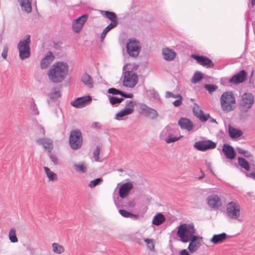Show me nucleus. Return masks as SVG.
Wrapping results in <instances>:
<instances>
[{
  "mask_svg": "<svg viewBox=\"0 0 255 255\" xmlns=\"http://www.w3.org/2000/svg\"><path fill=\"white\" fill-rule=\"evenodd\" d=\"M181 96L180 94H177L175 95L173 93L171 92H167L166 93L165 97L166 98H177L179 97V96Z\"/></svg>",
  "mask_w": 255,
  "mask_h": 255,
  "instance_id": "6e6d98bb",
  "label": "nucleus"
},
{
  "mask_svg": "<svg viewBox=\"0 0 255 255\" xmlns=\"http://www.w3.org/2000/svg\"><path fill=\"white\" fill-rule=\"evenodd\" d=\"M246 175L248 177L251 178L255 180V173L252 172L250 173H246Z\"/></svg>",
  "mask_w": 255,
  "mask_h": 255,
  "instance_id": "0e129e2a",
  "label": "nucleus"
},
{
  "mask_svg": "<svg viewBox=\"0 0 255 255\" xmlns=\"http://www.w3.org/2000/svg\"><path fill=\"white\" fill-rule=\"evenodd\" d=\"M209 117L210 115L209 114H204L203 112L202 114L197 116V118H198L202 122H206Z\"/></svg>",
  "mask_w": 255,
  "mask_h": 255,
  "instance_id": "a18cd8bd",
  "label": "nucleus"
},
{
  "mask_svg": "<svg viewBox=\"0 0 255 255\" xmlns=\"http://www.w3.org/2000/svg\"><path fill=\"white\" fill-rule=\"evenodd\" d=\"M202 238L199 236H195L190 239L188 250L191 253H194L200 247L201 244L200 241Z\"/></svg>",
  "mask_w": 255,
  "mask_h": 255,
  "instance_id": "dca6fc26",
  "label": "nucleus"
},
{
  "mask_svg": "<svg viewBox=\"0 0 255 255\" xmlns=\"http://www.w3.org/2000/svg\"><path fill=\"white\" fill-rule=\"evenodd\" d=\"M30 110L32 112V114L33 115H38L39 114V111L38 110L37 107L35 104V103L32 100L31 102L30 106Z\"/></svg>",
  "mask_w": 255,
  "mask_h": 255,
  "instance_id": "a19ab883",
  "label": "nucleus"
},
{
  "mask_svg": "<svg viewBox=\"0 0 255 255\" xmlns=\"http://www.w3.org/2000/svg\"><path fill=\"white\" fill-rule=\"evenodd\" d=\"M30 36L26 35L17 44V49L19 51V58L21 60L28 58L30 56Z\"/></svg>",
  "mask_w": 255,
  "mask_h": 255,
  "instance_id": "20e7f679",
  "label": "nucleus"
},
{
  "mask_svg": "<svg viewBox=\"0 0 255 255\" xmlns=\"http://www.w3.org/2000/svg\"><path fill=\"white\" fill-rule=\"evenodd\" d=\"M222 151L227 158L233 159L235 158L236 152L232 146L228 144H224L223 145Z\"/></svg>",
  "mask_w": 255,
  "mask_h": 255,
  "instance_id": "4be33fe9",
  "label": "nucleus"
},
{
  "mask_svg": "<svg viewBox=\"0 0 255 255\" xmlns=\"http://www.w3.org/2000/svg\"><path fill=\"white\" fill-rule=\"evenodd\" d=\"M44 170L49 181H54L56 179V174L52 172L47 167H44Z\"/></svg>",
  "mask_w": 255,
  "mask_h": 255,
  "instance_id": "72a5a7b5",
  "label": "nucleus"
},
{
  "mask_svg": "<svg viewBox=\"0 0 255 255\" xmlns=\"http://www.w3.org/2000/svg\"><path fill=\"white\" fill-rule=\"evenodd\" d=\"M247 77V72L245 70H242L238 73L233 75L229 79V82L234 84H238L245 82Z\"/></svg>",
  "mask_w": 255,
  "mask_h": 255,
  "instance_id": "2eb2a0df",
  "label": "nucleus"
},
{
  "mask_svg": "<svg viewBox=\"0 0 255 255\" xmlns=\"http://www.w3.org/2000/svg\"><path fill=\"white\" fill-rule=\"evenodd\" d=\"M92 100V98L90 96L78 97L75 100L71 101V105L74 107L81 108L91 102Z\"/></svg>",
  "mask_w": 255,
  "mask_h": 255,
  "instance_id": "4468645a",
  "label": "nucleus"
},
{
  "mask_svg": "<svg viewBox=\"0 0 255 255\" xmlns=\"http://www.w3.org/2000/svg\"><path fill=\"white\" fill-rule=\"evenodd\" d=\"M54 56L51 51H48L44 57L41 60L40 67L42 69H46L54 60Z\"/></svg>",
  "mask_w": 255,
  "mask_h": 255,
  "instance_id": "412c9836",
  "label": "nucleus"
},
{
  "mask_svg": "<svg viewBox=\"0 0 255 255\" xmlns=\"http://www.w3.org/2000/svg\"><path fill=\"white\" fill-rule=\"evenodd\" d=\"M139 113L148 119L154 120L158 116L157 112L144 104H140L139 107Z\"/></svg>",
  "mask_w": 255,
  "mask_h": 255,
  "instance_id": "9b49d317",
  "label": "nucleus"
},
{
  "mask_svg": "<svg viewBox=\"0 0 255 255\" xmlns=\"http://www.w3.org/2000/svg\"><path fill=\"white\" fill-rule=\"evenodd\" d=\"M132 113V110L131 108H125L116 115L115 119L118 120H121L124 117L129 115Z\"/></svg>",
  "mask_w": 255,
  "mask_h": 255,
  "instance_id": "7c9ffc66",
  "label": "nucleus"
},
{
  "mask_svg": "<svg viewBox=\"0 0 255 255\" xmlns=\"http://www.w3.org/2000/svg\"><path fill=\"white\" fill-rule=\"evenodd\" d=\"M216 143L211 140H199L194 144V147L199 151H205L216 147Z\"/></svg>",
  "mask_w": 255,
  "mask_h": 255,
  "instance_id": "f8f14e48",
  "label": "nucleus"
},
{
  "mask_svg": "<svg viewBox=\"0 0 255 255\" xmlns=\"http://www.w3.org/2000/svg\"><path fill=\"white\" fill-rule=\"evenodd\" d=\"M138 82L137 75L132 71H126L123 81V86L128 88H133Z\"/></svg>",
  "mask_w": 255,
  "mask_h": 255,
  "instance_id": "1a4fd4ad",
  "label": "nucleus"
},
{
  "mask_svg": "<svg viewBox=\"0 0 255 255\" xmlns=\"http://www.w3.org/2000/svg\"><path fill=\"white\" fill-rule=\"evenodd\" d=\"M222 109L227 112H231L236 108V99L231 91L224 92L220 97Z\"/></svg>",
  "mask_w": 255,
  "mask_h": 255,
  "instance_id": "7ed1b4c3",
  "label": "nucleus"
},
{
  "mask_svg": "<svg viewBox=\"0 0 255 255\" xmlns=\"http://www.w3.org/2000/svg\"><path fill=\"white\" fill-rule=\"evenodd\" d=\"M81 81L89 88H93V80L90 75L86 73L83 74L82 76Z\"/></svg>",
  "mask_w": 255,
  "mask_h": 255,
  "instance_id": "c756f323",
  "label": "nucleus"
},
{
  "mask_svg": "<svg viewBox=\"0 0 255 255\" xmlns=\"http://www.w3.org/2000/svg\"><path fill=\"white\" fill-rule=\"evenodd\" d=\"M239 165L246 170L250 169V166L248 161L243 157H239L238 158Z\"/></svg>",
  "mask_w": 255,
  "mask_h": 255,
  "instance_id": "473e14b6",
  "label": "nucleus"
},
{
  "mask_svg": "<svg viewBox=\"0 0 255 255\" xmlns=\"http://www.w3.org/2000/svg\"><path fill=\"white\" fill-rule=\"evenodd\" d=\"M120 95L125 98H132L133 97V95L132 93H126L123 91H121Z\"/></svg>",
  "mask_w": 255,
  "mask_h": 255,
  "instance_id": "4d7b16f0",
  "label": "nucleus"
},
{
  "mask_svg": "<svg viewBox=\"0 0 255 255\" xmlns=\"http://www.w3.org/2000/svg\"><path fill=\"white\" fill-rule=\"evenodd\" d=\"M174 129L171 125H167L161 131L159 138L164 140L166 143H170L178 140L180 137L174 136Z\"/></svg>",
  "mask_w": 255,
  "mask_h": 255,
  "instance_id": "39448f33",
  "label": "nucleus"
},
{
  "mask_svg": "<svg viewBox=\"0 0 255 255\" xmlns=\"http://www.w3.org/2000/svg\"><path fill=\"white\" fill-rule=\"evenodd\" d=\"M207 203L211 208H218L222 206V203L220 197L215 194L209 196L207 199Z\"/></svg>",
  "mask_w": 255,
  "mask_h": 255,
  "instance_id": "a211bd4d",
  "label": "nucleus"
},
{
  "mask_svg": "<svg viewBox=\"0 0 255 255\" xmlns=\"http://www.w3.org/2000/svg\"><path fill=\"white\" fill-rule=\"evenodd\" d=\"M237 150L239 153L243 154L246 157H250L252 156V154L249 151L244 150L242 148L238 147L237 148Z\"/></svg>",
  "mask_w": 255,
  "mask_h": 255,
  "instance_id": "c03bdc74",
  "label": "nucleus"
},
{
  "mask_svg": "<svg viewBox=\"0 0 255 255\" xmlns=\"http://www.w3.org/2000/svg\"><path fill=\"white\" fill-rule=\"evenodd\" d=\"M69 142L71 148L74 150L81 148L82 145L83 138L80 130L75 129L71 131Z\"/></svg>",
  "mask_w": 255,
  "mask_h": 255,
  "instance_id": "423d86ee",
  "label": "nucleus"
},
{
  "mask_svg": "<svg viewBox=\"0 0 255 255\" xmlns=\"http://www.w3.org/2000/svg\"><path fill=\"white\" fill-rule=\"evenodd\" d=\"M102 178H98L94 180H93L90 181L89 183L88 186L91 188H94L98 185H99L102 182Z\"/></svg>",
  "mask_w": 255,
  "mask_h": 255,
  "instance_id": "ea45409f",
  "label": "nucleus"
},
{
  "mask_svg": "<svg viewBox=\"0 0 255 255\" xmlns=\"http://www.w3.org/2000/svg\"><path fill=\"white\" fill-rule=\"evenodd\" d=\"M178 125L181 129L191 131L194 127L193 124L189 119L182 117L178 121Z\"/></svg>",
  "mask_w": 255,
  "mask_h": 255,
  "instance_id": "aec40b11",
  "label": "nucleus"
},
{
  "mask_svg": "<svg viewBox=\"0 0 255 255\" xmlns=\"http://www.w3.org/2000/svg\"><path fill=\"white\" fill-rule=\"evenodd\" d=\"M100 152V148L99 146H97L93 153L94 157L95 158V161L97 162L99 161Z\"/></svg>",
  "mask_w": 255,
  "mask_h": 255,
  "instance_id": "49530a36",
  "label": "nucleus"
},
{
  "mask_svg": "<svg viewBox=\"0 0 255 255\" xmlns=\"http://www.w3.org/2000/svg\"><path fill=\"white\" fill-rule=\"evenodd\" d=\"M204 88L208 91L209 94H212L218 89L217 86L214 84H206Z\"/></svg>",
  "mask_w": 255,
  "mask_h": 255,
  "instance_id": "58836bf2",
  "label": "nucleus"
},
{
  "mask_svg": "<svg viewBox=\"0 0 255 255\" xmlns=\"http://www.w3.org/2000/svg\"><path fill=\"white\" fill-rule=\"evenodd\" d=\"M226 214L230 219H238L240 216L239 204L233 201L229 202L226 206Z\"/></svg>",
  "mask_w": 255,
  "mask_h": 255,
  "instance_id": "6e6552de",
  "label": "nucleus"
},
{
  "mask_svg": "<svg viewBox=\"0 0 255 255\" xmlns=\"http://www.w3.org/2000/svg\"><path fill=\"white\" fill-rule=\"evenodd\" d=\"M68 72L67 63L57 62L53 64L47 72L49 79L54 83L62 82Z\"/></svg>",
  "mask_w": 255,
  "mask_h": 255,
  "instance_id": "f257e3e1",
  "label": "nucleus"
},
{
  "mask_svg": "<svg viewBox=\"0 0 255 255\" xmlns=\"http://www.w3.org/2000/svg\"><path fill=\"white\" fill-rule=\"evenodd\" d=\"M203 78V74L200 71H196L191 79V82L196 84L199 82Z\"/></svg>",
  "mask_w": 255,
  "mask_h": 255,
  "instance_id": "f704fd0d",
  "label": "nucleus"
},
{
  "mask_svg": "<svg viewBox=\"0 0 255 255\" xmlns=\"http://www.w3.org/2000/svg\"><path fill=\"white\" fill-rule=\"evenodd\" d=\"M180 255H190L187 251L185 249L182 250L180 253Z\"/></svg>",
  "mask_w": 255,
  "mask_h": 255,
  "instance_id": "69168bd1",
  "label": "nucleus"
},
{
  "mask_svg": "<svg viewBox=\"0 0 255 255\" xmlns=\"http://www.w3.org/2000/svg\"><path fill=\"white\" fill-rule=\"evenodd\" d=\"M228 132L229 136L232 139L237 138L243 135V131L239 129L232 127L230 125H228Z\"/></svg>",
  "mask_w": 255,
  "mask_h": 255,
  "instance_id": "a878e982",
  "label": "nucleus"
},
{
  "mask_svg": "<svg viewBox=\"0 0 255 255\" xmlns=\"http://www.w3.org/2000/svg\"><path fill=\"white\" fill-rule=\"evenodd\" d=\"M121 91L120 90L117 89L115 88H109L108 90V93L113 95H121Z\"/></svg>",
  "mask_w": 255,
  "mask_h": 255,
  "instance_id": "de8ad7c7",
  "label": "nucleus"
},
{
  "mask_svg": "<svg viewBox=\"0 0 255 255\" xmlns=\"http://www.w3.org/2000/svg\"><path fill=\"white\" fill-rule=\"evenodd\" d=\"M100 13L102 16L110 20L111 21V23L118 24L117 16L115 12L106 10H100Z\"/></svg>",
  "mask_w": 255,
  "mask_h": 255,
  "instance_id": "b1692460",
  "label": "nucleus"
},
{
  "mask_svg": "<svg viewBox=\"0 0 255 255\" xmlns=\"http://www.w3.org/2000/svg\"><path fill=\"white\" fill-rule=\"evenodd\" d=\"M118 24H116L114 23H110L106 28L104 29V31L108 33L110 30L117 26Z\"/></svg>",
  "mask_w": 255,
  "mask_h": 255,
  "instance_id": "864d4df0",
  "label": "nucleus"
},
{
  "mask_svg": "<svg viewBox=\"0 0 255 255\" xmlns=\"http://www.w3.org/2000/svg\"><path fill=\"white\" fill-rule=\"evenodd\" d=\"M92 127L95 128L99 129L101 128V125L98 122H94L92 124Z\"/></svg>",
  "mask_w": 255,
  "mask_h": 255,
  "instance_id": "680f3d73",
  "label": "nucleus"
},
{
  "mask_svg": "<svg viewBox=\"0 0 255 255\" xmlns=\"http://www.w3.org/2000/svg\"><path fill=\"white\" fill-rule=\"evenodd\" d=\"M107 32H105V31L103 30V32L101 33V36H100V38H101V41H103L104 39L105 38L106 34H107Z\"/></svg>",
  "mask_w": 255,
  "mask_h": 255,
  "instance_id": "338daca9",
  "label": "nucleus"
},
{
  "mask_svg": "<svg viewBox=\"0 0 255 255\" xmlns=\"http://www.w3.org/2000/svg\"><path fill=\"white\" fill-rule=\"evenodd\" d=\"M148 96L151 98L157 99L159 98V94L154 89H150L147 91Z\"/></svg>",
  "mask_w": 255,
  "mask_h": 255,
  "instance_id": "79ce46f5",
  "label": "nucleus"
},
{
  "mask_svg": "<svg viewBox=\"0 0 255 255\" xmlns=\"http://www.w3.org/2000/svg\"><path fill=\"white\" fill-rule=\"evenodd\" d=\"M61 97L60 88L58 87L53 88L49 94V98L52 100H55Z\"/></svg>",
  "mask_w": 255,
  "mask_h": 255,
  "instance_id": "2f4dec72",
  "label": "nucleus"
},
{
  "mask_svg": "<svg viewBox=\"0 0 255 255\" xmlns=\"http://www.w3.org/2000/svg\"><path fill=\"white\" fill-rule=\"evenodd\" d=\"M49 156L51 161L53 162L55 165L58 164V158L56 155L53 153H50L49 154Z\"/></svg>",
  "mask_w": 255,
  "mask_h": 255,
  "instance_id": "3c124183",
  "label": "nucleus"
},
{
  "mask_svg": "<svg viewBox=\"0 0 255 255\" xmlns=\"http://www.w3.org/2000/svg\"><path fill=\"white\" fill-rule=\"evenodd\" d=\"M135 103L132 101H127V104L125 108H131L132 110V112H133V108L134 106Z\"/></svg>",
  "mask_w": 255,
  "mask_h": 255,
  "instance_id": "5fc2aeb1",
  "label": "nucleus"
},
{
  "mask_svg": "<svg viewBox=\"0 0 255 255\" xmlns=\"http://www.w3.org/2000/svg\"><path fill=\"white\" fill-rule=\"evenodd\" d=\"M205 165L206 166V167L208 168V169L213 173V172L212 171V168H211V166H212V163L210 162H208L207 161H206V162H205Z\"/></svg>",
  "mask_w": 255,
  "mask_h": 255,
  "instance_id": "e2e57ef3",
  "label": "nucleus"
},
{
  "mask_svg": "<svg viewBox=\"0 0 255 255\" xmlns=\"http://www.w3.org/2000/svg\"><path fill=\"white\" fill-rule=\"evenodd\" d=\"M144 241L147 244V248L150 251H153L154 250V245L153 244V241L152 239H144Z\"/></svg>",
  "mask_w": 255,
  "mask_h": 255,
  "instance_id": "37998d69",
  "label": "nucleus"
},
{
  "mask_svg": "<svg viewBox=\"0 0 255 255\" xmlns=\"http://www.w3.org/2000/svg\"><path fill=\"white\" fill-rule=\"evenodd\" d=\"M119 212L120 214L126 218H129L131 216V213L125 210H120Z\"/></svg>",
  "mask_w": 255,
  "mask_h": 255,
  "instance_id": "09e8293b",
  "label": "nucleus"
},
{
  "mask_svg": "<svg viewBox=\"0 0 255 255\" xmlns=\"http://www.w3.org/2000/svg\"><path fill=\"white\" fill-rule=\"evenodd\" d=\"M7 51H8L7 48L6 47H5L3 49V50L1 53V56L3 58H4V59L6 58L7 55Z\"/></svg>",
  "mask_w": 255,
  "mask_h": 255,
  "instance_id": "052dcab7",
  "label": "nucleus"
},
{
  "mask_svg": "<svg viewBox=\"0 0 255 255\" xmlns=\"http://www.w3.org/2000/svg\"><path fill=\"white\" fill-rule=\"evenodd\" d=\"M162 54L163 58L166 61L173 60L176 55L174 50L168 48L163 49Z\"/></svg>",
  "mask_w": 255,
  "mask_h": 255,
  "instance_id": "393cba45",
  "label": "nucleus"
},
{
  "mask_svg": "<svg viewBox=\"0 0 255 255\" xmlns=\"http://www.w3.org/2000/svg\"><path fill=\"white\" fill-rule=\"evenodd\" d=\"M165 221L164 215L161 213L156 214L153 218L152 223L155 226H159Z\"/></svg>",
  "mask_w": 255,
  "mask_h": 255,
  "instance_id": "c85d7f7f",
  "label": "nucleus"
},
{
  "mask_svg": "<svg viewBox=\"0 0 255 255\" xmlns=\"http://www.w3.org/2000/svg\"><path fill=\"white\" fill-rule=\"evenodd\" d=\"M254 102V97L251 93H244L239 105V109L243 113L247 112L251 108Z\"/></svg>",
  "mask_w": 255,
  "mask_h": 255,
  "instance_id": "0eeeda50",
  "label": "nucleus"
},
{
  "mask_svg": "<svg viewBox=\"0 0 255 255\" xmlns=\"http://www.w3.org/2000/svg\"><path fill=\"white\" fill-rule=\"evenodd\" d=\"M88 18L87 14H84L74 20L72 24V28L76 33L79 32L82 29L84 24Z\"/></svg>",
  "mask_w": 255,
  "mask_h": 255,
  "instance_id": "f3484780",
  "label": "nucleus"
},
{
  "mask_svg": "<svg viewBox=\"0 0 255 255\" xmlns=\"http://www.w3.org/2000/svg\"><path fill=\"white\" fill-rule=\"evenodd\" d=\"M53 251L54 253L60 254L64 252V249L63 246H60L58 243H53L52 244Z\"/></svg>",
  "mask_w": 255,
  "mask_h": 255,
  "instance_id": "e433bc0d",
  "label": "nucleus"
},
{
  "mask_svg": "<svg viewBox=\"0 0 255 255\" xmlns=\"http://www.w3.org/2000/svg\"><path fill=\"white\" fill-rule=\"evenodd\" d=\"M108 98L109 99L110 103L112 105H116L117 104L118 105L117 97L112 96H108Z\"/></svg>",
  "mask_w": 255,
  "mask_h": 255,
  "instance_id": "8fccbe9b",
  "label": "nucleus"
},
{
  "mask_svg": "<svg viewBox=\"0 0 255 255\" xmlns=\"http://www.w3.org/2000/svg\"><path fill=\"white\" fill-rule=\"evenodd\" d=\"M197 111H201V110L200 109L199 106L197 104H194L193 107V114H198L197 113Z\"/></svg>",
  "mask_w": 255,
  "mask_h": 255,
  "instance_id": "bf43d9fd",
  "label": "nucleus"
},
{
  "mask_svg": "<svg viewBox=\"0 0 255 255\" xmlns=\"http://www.w3.org/2000/svg\"><path fill=\"white\" fill-rule=\"evenodd\" d=\"M133 185L131 182H126L121 185L119 190L120 197L124 198L127 197Z\"/></svg>",
  "mask_w": 255,
  "mask_h": 255,
  "instance_id": "6ab92c4d",
  "label": "nucleus"
},
{
  "mask_svg": "<svg viewBox=\"0 0 255 255\" xmlns=\"http://www.w3.org/2000/svg\"><path fill=\"white\" fill-rule=\"evenodd\" d=\"M126 48L128 55L134 58L138 55L141 49L138 41L134 39H129L128 40Z\"/></svg>",
  "mask_w": 255,
  "mask_h": 255,
  "instance_id": "9d476101",
  "label": "nucleus"
},
{
  "mask_svg": "<svg viewBox=\"0 0 255 255\" xmlns=\"http://www.w3.org/2000/svg\"><path fill=\"white\" fill-rule=\"evenodd\" d=\"M192 57L196 60L197 62L200 65L208 68H213L214 63L209 58L202 55L197 54H192Z\"/></svg>",
  "mask_w": 255,
  "mask_h": 255,
  "instance_id": "ddd939ff",
  "label": "nucleus"
},
{
  "mask_svg": "<svg viewBox=\"0 0 255 255\" xmlns=\"http://www.w3.org/2000/svg\"><path fill=\"white\" fill-rule=\"evenodd\" d=\"M129 218H131V219H133L136 220V219H138V216L137 215L133 214L131 213V216H130Z\"/></svg>",
  "mask_w": 255,
  "mask_h": 255,
  "instance_id": "774afa93",
  "label": "nucleus"
},
{
  "mask_svg": "<svg viewBox=\"0 0 255 255\" xmlns=\"http://www.w3.org/2000/svg\"><path fill=\"white\" fill-rule=\"evenodd\" d=\"M179 98L178 100H175L173 103V105L175 107H178L180 106L182 103V97L181 96H179L178 97Z\"/></svg>",
  "mask_w": 255,
  "mask_h": 255,
  "instance_id": "603ef678",
  "label": "nucleus"
},
{
  "mask_svg": "<svg viewBox=\"0 0 255 255\" xmlns=\"http://www.w3.org/2000/svg\"><path fill=\"white\" fill-rule=\"evenodd\" d=\"M18 1L23 11L27 13L31 11V2L30 0H18Z\"/></svg>",
  "mask_w": 255,
  "mask_h": 255,
  "instance_id": "cd10ccee",
  "label": "nucleus"
},
{
  "mask_svg": "<svg viewBox=\"0 0 255 255\" xmlns=\"http://www.w3.org/2000/svg\"><path fill=\"white\" fill-rule=\"evenodd\" d=\"M227 235L225 233L214 235L210 239V242L214 244L223 242L227 238Z\"/></svg>",
  "mask_w": 255,
  "mask_h": 255,
  "instance_id": "bb28decb",
  "label": "nucleus"
},
{
  "mask_svg": "<svg viewBox=\"0 0 255 255\" xmlns=\"http://www.w3.org/2000/svg\"><path fill=\"white\" fill-rule=\"evenodd\" d=\"M9 239L11 243H15L18 242V239L16 236L15 230L12 228L10 230L8 234Z\"/></svg>",
  "mask_w": 255,
  "mask_h": 255,
  "instance_id": "c9c22d12",
  "label": "nucleus"
},
{
  "mask_svg": "<svg viewBox=\"0 0 255 255\" xmlns=\"http://www.w3.org/2000/svg\"><path fill=\"white\" fill-rule=\"evenodd\" d=\"M115 203L117 206L119 207H122L124 206L125 205H124L122 203V201L121 199H119V198H117V201H116L115 199L114 200Z\"/></svg>",
  "mask_w": 255,
  "mask_h": 255,
  "instance_id": "13d9d810",
  "label": "nucleus"
},
{
  "mask_svg": "<svg viewBox=\"0 0 255 255\" xmlns=\"http://www.w3.org/2000/svg\"><path fill=\"white\" fill-rule=\"evenodd\" d=\"M36 142L39 145H42L45 150L50 152L52 149V141L49 138H43L36 140Z\"/></svg>",
  "mask_w": 255,
  "mask_h": 255,
  "instance_id": "5701e85b",
  "label": "nucleus"
},
{
  "mask_svg": "<svg viewBox=\"0 0 255 255\" xmlns=\"http://www.w3.org/2000/svg\"><path fill=\"white\" fill-rule=\"evenodd\" d=\"M74 168L77 171L82 173H85L87 170V167L84 163L78 164H74Z\"/></svg>",
  "mask_w": 255,
  "mask_h": 255,
  "instance_id": "4c0bfd02",
  "label": "nucleus"
},
{
  "mask_svg": "<svg viewBox=\"0 0 255 255\" xmlns=\"http://www.w3.org/2000/svg\"><path fill=\"white\" fill-rule=\"evenodd\" d=\"M196 229L193 223H183L178 227L177 235L180 238V241L182 243H186L190 241V239L196 236Z\"/></svg>",
  "mask_w": 255,
  "mask_h": 255,
  "instance_id": "f03ea898",
  "label": "nucleus"
}]
</instances>
